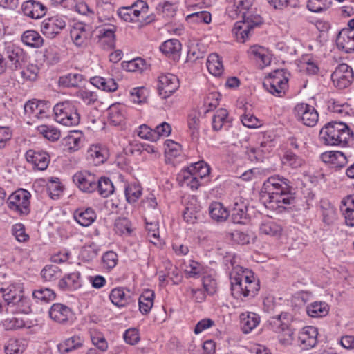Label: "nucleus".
Wrapping results in <instances>:
<instances>
[{"label":"nucleus","mask_w":354,"mask_h":354,"mask_svg":"<svg viewBox=\"0 0 354 354\" xmlns=\"http://www.w3.org/2000/svg\"><path fill=\"white\" fill-rule=\"evenodd\" d=\"M254 0H234L232 10L230 12H234L235 15L240 16L242 21L235 23L232 30L238 41L244 43L249 37L251 30L261 25L263 22L261 16L253 8Z\"/></svg>","instance_id":"f257e3e1"},{"label":"nucleus","mask_w":354,"mask_h":354,"mask_svg":"<svg viewBox=\"0 0 354 354\" xmlns=\"http://www.w3.org/2000/svg\"><path fill=\"white\" fill-rule=\"evenodd\" d=\"M262 191L268 196V204L273 209H286L295 203V193L290 182L283 176L269 177L263 185Z\"/></svg>","instance_id":"f03ea898"},{"label":"nucleus","mask_w":354,"mask_h":354,"mask_svg":"<svg viewBox=\"0 0 354 354\" xmlns=\"http://www.w3.org/2000/svg\"><path fill=\"white\" fill-rule=\"evenodd\" d=\"M231 292L236 299L254 297L259 291V281L254 273L242 267L234 268L230 274Z\"/></svg>","instance_id":"7ed1b4c3"},{"label":"nucleus","mask_w":354,"mask_h":354,"mask_svg":"<svg viewBox=\"0 0 354 354\" xmlns=\"http://www.w3.org/2000/svg\"><path fill=\"white\" fill-rule=\"evenodd\" d=\"M319 136L324 145L345 146L353 140V133L346 123L332 121L321 129Z\"/></svg>","instance_id":"20e7f679"},{"label":"nucleus","mask_w":354,"mask_h":354,"mask_svg":"<svg viewBox=\"0 0 354 354\" xmlns=\"http://www.w3.org/2000/svg\"><path fill=\"white\" fill-rule=\"evenodd\" d=\"M55 120L66 127L75 126L80 122V115L69 102L57 103L53 108Z\"/></svg>","instance_id":"39448f33"},{"label":"nucleus","mask_w":354,"mask_h":354,"mask_svg":"<svg viewBox=\"0 0 354 354\" xmlns=\"http://www.w3.org/2000/svg\"><path fill=\"white\" fill-rule=\"evenodd\" d=\"M263 87L274 96H283L288 88V78L283 70L271 73L263 82Z\"/></svg>","instance_id":"423d86ee"},{"label":"nucleus","mask_w":354,"mask_h":354,"mask_svg":"<svg viewBox=\"0 0 354 354\" xmlns=\"http://www.w3.org/2000/svg\"><path fill=\"white\" fill-rule=\"evenodd\" d=\"M30 194L23 189L13 192L8 199L10 209L19 215H28L30 213Z\"/></svg>","instance_id":"0eeeda50"},{"label":"nucleus","mask_w":354,"mask_h":354,"mask_svg":"<svg viewBox=\"0 0 354 354\" xmlns=\"http://www.w3.org/2000/svg\"><path fill=\"white\" fill-rule=\"evenodd\" d=\"M294 115L298 122L308 127H314L319 120V113L316 109L307 103L296 104Z\"/></svg>","instance_id":"6e6552de"},{"label":"nucleus","mask_w":354,"mask_h":354,"mask_svg":"<svg viewBox=\"0 0 354 354\" xmlns=\"http://www.w3.org/2000/svg\"><path fill=\"white\" fill-rule=\"evenodd\" d=\"M180 86L178 77L171 73L160 75L158 78L157 90L163 99L170 97Z\"/></svg>","instance_id":"1a4fd4ad"},{"label":"nucleus","mask_w":354,"mask_h":354,"mask_svg":"<svg viewBox=\"0 0 354 354\" xmlns=\"http://www.w3.org/2000/svg\"><path fill=\"white\" fill-rule=\"evenodd\" d=\"M331 79L336 87L343 89L351 84L354 80V73L348 64H340L332 73Z\"/></svg>","instance_id":"9d476101"},{"label":"nucleus","mask_w":354,"mask_h":354,"mask_svg":"<svg viewBox=\"0 0 354 354\" xmlns=\"http://www.w3.org/2000/svg\"><path fill=\"white\" fill-rule=\"evenodd\" d=\"M248 203L240 196L234 197L230 207L231 220L234 223L244 224L248 220Z\"/></svg>","instance_id":"9b49d317"},{"label":"nucleus","mask_w":354,"mask_h":354,"mask_svg":"<svg viewBox=\"0 0 354 354\" xmlns=\"http://www.w3.org/2000/svg\"><path fill=\"white\" fill-rule=\"evenodd\" d=\"M98 32L97 37L100 45L104 49H112L115 45L116 27L112 24H104L103 26H94Z\"/></svg>","instance_id":"f8f14e48"},{"label":"nucleus","mask_w":354,"mask_h":354,"mask_svg":"<svg viewBox=\"0 0 354 354\" xmlns=\"http://www.w3.org/2000/svg\"><path fill=\"white\" fill-rule=\"evenodd\" d=\"M66 26L62 17L54 16L44 19L41 24V31L47 37L53 39Z\"/></svg>","instance_id":"ddd939ff"},{"label":"nucleus","mask_w":354,"mask_h":354,"mask_svg":"<svg viewBox=\"0 0 354 354\" xmlns=\"http://www.w3.org/2000/svg\"><path fill=\"white\" fill-rule=\"evenodd\" d=\"M318 330L317 328L308 326L304 327L299 333V342L304 349H311L317 344Z\"/></svg>","instance_id":"4468645a"},{"label":"nucleus","mask_w":354,"mask_h":354,"mask_svg":"<svg viewBox=\"0 0 354 354\" xmlns=\"http://www.w3.org/2000/svg\"><path fill=\"white\" fill-rule=\"evenodd\" d=\"M26 160L33 165L35 169L45 170L50 162L49 155L43 151H35L30 149L26 153Z\"/></svg>","instance_id":"2eb2a0df"},{"label":"nucleus","mask_w":354,"mask_h":354,"mask_svg":"<svg viewBox=\"0 0 354 354\" xmlns=\"http://www.w3.org/2000/svg\"><path fill=\"white\" fill-rule=\"evenodd\" d=\"M132 296L133 293L129 289L118 287L111 291L109 298L114 305L123 307L133 301Z\"/></svg>","instance_id":"dca6fc26"},{"label":"nucleus","mask_w":354,"mask_h":354,"mask_svg":"<svg viewBox=\"0 0 354 354\" xmlns=\"http://www.w3.org/2000/svg\"><path fill=\"white\" fill-rule=\"evenodd\" d=\"M24 14L32 19H39L46 14V7L39 1L28 0L22 4Z\"/></svg>","instance_id":"f3484780"},{"label":"nucleus","mask_w":354,"mask_h":354,"mask_svg":"<svg viewBox=\"0 0 354 354\" xmlns=\"http://www.w3.org/2000/svg\"><path fill=\"white\" fill-rule=\"evenodd\" d=\"M71 315V308L60 303L53 304L49 310L50 317L58 323H65Z\"/></svg>","instance_id":"a211bd4d"},{"label":"nucleus","mask_w":354,"mask_h":354,"mask_svg":"<svg viewBox=\"0 0 354 354\" xmlns=\"http://www.w3.org/2000/svg\"><path fill=\"white\" fill-rule=\"evenodd\" d=\"M88 35L86 25L81 22L75 23L71 30V37L77 46H86Z\"/></svg>","instance_id":"6ab92c4d"},{"label":"nucleus","mask_w":354,"mask_h":354,"mask_svg":"<svg viewBox=\"0 0 354 354\" xmlns=\"http://www.w3.org/2000/svg\"><path fill=\"white\" fill-rule=\"evenodd\" d=\"M337 44L345 52H354V30H342L337 37Z\"/></svg>","instance_id":"aec40b11"},{"label":"nucleus","mask_w":354,"mask_h":354,"mask_svg":"<svg viewBox=\"0 0 354 354\" xmlns=\"http://www.w3.org/2000/svg\"><path fill=\"white\" fill-rule=\"evenodd\" d=\"M95 189L100 196L106 198L113 193L114 187L109 178L101 177L97 182H90V192Z\"/></svg>","instance_id":"412c9836"},{"label":"nucleus","mask_w":354,"mask_h":354,"mask_svg":"<svg viewBox=\"0 0 354 354\" xmlns=\"http://www.w3.org/2000/svg\"><path fill=\"white\" fill-rule=\"evenodd\" d=\"M8 59L11 62L10 67L12 69H17L21 66L25 59V53L23 49L14 44H9L6 47Z\"/></svg>","instance_id":"4be33fe9"},{"label":"nucleus","mask_w":354,"mask_h":354,"mask_svg":"<svg viewBox=\"0 0 354 354\" xmlns=\"http://www.w3.org/2000/svg\"><path fill=\"white\" fill-rule=\"evenodd\" d=\"M240 319L241 328L245 334L250 333L260 323V317L252 312L242 313Z\"/></svg>","instance_id":"5701e85b"},{"label":"nucleus","mask_w":354,"mask_h":354,"mask_svg":"<svg viewBox=\"0 0 354 354\" xmlns=\"http://www.w3.org/2000/svg\"><path fill=\"white\" fill-rule=\"evenodd\" d=\"M321 158L324 162L331 164L337 168H342L348 163L344 153L339 151L324 152L322 154Z\"/></svg>","instance_id":"b1692460"},{"label":"nucleus","mask_w":354,"mask_h":354,"mask_svg":"<svg viewBox=\"0 0 354 354\" xmlns=\"http://www.w3.org/2000/svg\"><path fill=\"white\" fill-rule=\"evenodd\" d=\"M0 292L8 305L20 301V298L23 296V290L20 285L11 284L6 288H1Z\"/></svg>","instance_id":"393cba45"},{"label":"nucleus","mask_w":354,"mask_h":354,"mask_svg":"<svg viewBox=\"0 0 354 354\" xmlns=\"http://www.w3.org/2000/svg\"><path fill=\"white\" fill-rule=\"evenodd\" d=\"M58 286L62 290H75L81 286L80 274L75 272L61 279Z\"/></svg>","instance_id":"a878e982"},{"label":"nucleus","mask_w":354,"mask_h":354,"mask_svg":"<svg viewBox=\"0 0 354 354\" xmlns=\"http://www.w3.org/2000/svg\"><path fill=\"white\" fill-rule=\"evenodd\" d=\"M177 178L181 186L189 187L192 189H197L200 186L199 178L191 171L190 168L182 170Z\"/></svg>","instance_id":"bb28decb"},{"label":"nucleus","mask_w":354,"mask_h":354,"mask_svg":"<svg viewBox=\"0 0 354 354\" xmlns=\"http://www.w3.org/2000/svg\"><path fill=\"white\" fill-rule=\"evenodd\" d=\"M109 151L104 145H92L90 146V159L93 164L97 166L104 163L109 158Z\"/></svg>","instance_id":"cd10ccee"},{"label":"nucleus","mask_w":354,"mask_h":354,"mask_svg":"<svg viewBox=\"0 0 354 354\" xmlns=\"http://www.w3.org/2000/svg\"><path fill=\"white\" fill-rule=\"evenodd\" d=\"M329 312V306L324 301H315L306 306L308 315L314 318L326 316Z\"/></svg>","instance_id":"c85d7f7f"},{"label":"nucleus","mask_w":354,"mask_h":354,"mask_svg":"<svg viewBox=\"0 0 354 354\" xmlns=\"http://www.w3.org/2000/svg\"><path fill=\"white\" fill-rule=\"evenodd\" d=\"M125 106L120 103L113 104L108 109L111 123L115 126L121 124L124 120Z\"/></svg>","instance_id":"c756f323"},{"label":"nucleus","mask_w":354,"mask_h":354,"mask_svg":"<svg viewBox=\"0 0 354 354\" xmlns=\"http://www.w3.org/2000/svg\"><path fill=\"white\" fill-rule=\"evenodd\" d=\"M209 214L213 220L218 222L225 221L230 216L229 211L220 202H213L209 205Z\"/></svg>","instance_id":"7c9ffc66"},{"label":"nucleus","mask_w":354,"mask_h":354,"mask_svg":"<svg viewBox=\"0 0 354 354\" xmlns=\"http://www.w3.org/2000/svg\"><path fill=\"white\" fill-rule=\"evenodd\" d=\"M261 234L279 238L281 235L283 228L277 223L267 220L262 222L259 227Z\"/></svg>","instance_id":"2f4dec72"},{"label":"nucleus","mask_w":354,"mask_h":354,"mask_svg":"<svg viewBox=\"0 0 354 354\" xmlns=\"http://www.w3.org/2000/svg\"><path fill=\"white\" fill-rule=\"evenodd\" d=\"M154 292L151 290H145L139 297V309L142 314H148L153 305Z\"/></svg>","instance_id":"473e14b6"},{"label":"nucleus","mask_w":354,"mask_h":354,"mask_svg":"<svg viewBox=\"0 0 354 354\" xmlns=\"http://www.w3.org/2000/svg\"><path fill=\"white\" fill-rule=\"evenodd\" d=\"M320 208L323 221L328 225L333 224L337 217V212L334 206L327 201H322Z\"/></svg>","instance_id":"72a5a7b5"},{"label":"nucleus","mask_w":354,"mask_h":354,"mask_svg":"<svg viewBox=\"0 0 354 354\" xmlns=\"http://www.w3.org/2000/svg\"><path fill=\"white\" fill-rule=\"evenodd\" d=\"M207 68L209 72L214 76H219L223 71L221 59L216 53L210 54L207 59Z\"/></svg>","instance_id":"f704fd0d"},{"label":"nucleus","mask_w":354,"mask_h":354,"mask_svg":"<svg viewBox=\"0 0 354 354\" xmlns=\"http://www.w3.org/2000/svg\"><path fill=\"white\" fill-rule=\"evenodd\" d=\"M21 40L26 46L33 48L41 47L44 42L43 38L35 30L25 31L22 35Z\"/></svg>","instance_id":"c9c22d12"},{"label":"nucleus","mask_w":354,"mask_h":354,"mask_svg":"<svg viewBox=\"0 0 354 354\" xmlns=\"http://www.w3.org/2000/svg\"><path fill=\"white\" fill-rule=\"evenodd\" d=\"M42 106H44L42 103L30 100L24 105V112L30 118H42L44 114Z\"/></svg>","instance_id":"e433bc0d"},{"label":"nucleus","mask_w":354,"mask_h":354,"mask_svg":"<svg viewBox=\"0 0 354 354\" xmlns=\"http://www.w3.org/2000/svg\"><path fill=\"white\" fill-rule=\"evenodd\" d=\"M82 344V342L80 337L73 336L59 344L57 348L60 353L65 354L80 347Z\"/></svg>","instance_id":"4c0bfd02"},{"label":"nucleus","mask_w":354,"mask_h":354,"mask_svg":"<svg viewBox=\"0 0 354 354\" xmlns=\"http://www.w3.org/2000/svg\"><path fill=\"white\" fill-rule=\"evenodd\" d=\"M142 189L141 186L136 183L127 184L125 186L124 194L128 203H133L136 202L142 194Z\"/></svg>","instance_id":"58836bf2"},{"label":"nucleus","mask_w":354,"mask_h":354,"mask_svg":"<svg viewBox=\"0 0 354 354\" xmlns=\"http://www.w3.org/2000/svg\"><path fill=\"white\" fill-rule=\"evenodd\" d=\"M114 230L120 235H130L133 232L131 223L126 217H119L115 221Z\"/></svg>","instance_id":"ea45409f"},{"label":"nucleus","mask_w":354,"mask_h":354,"mask_svg":"<svg viewBox=\"0 0 354 354\" xmlns=\"http://www.w3.org/2000/svg\"><path fill=\"white\" fill-rule=\"evenodd\" d=\"M90 121L93 124V127H90L91 130L99 131L105 128L106 123L102 118V112L95 106L90 107Z\"/></svg>","instance_id":"a19ab883"},{"label":"nucleus","mask_w":354,"mask_h":354,"mask_svg":"<svg viewBox=\"0 0 354 354\" xmlns=\"http://www.w3.org/2000/svg\"><path fill=\"white\" fill-rule=\"evenodd\" d=\"M203 272V266L200 263L194 260H190L185 269V274L187 278H198Z\"/></svg>","instance_id":"79ce46f5"},{"label":"nucleus","mask_w":354,"mask_h":354,"mask_svg":"<svg viewBox=\"0 0 354 354\" xmlns=\"http://www.w3.org/2000/svg\"><path fill=\"white\" fill-rule=\"evenodd\" d=\"M82 81V75L78 73H69L60 77L59 80V85L66 87L79 86Z\"/></svg>","instance_id":"37998d69"},{"label":"nucleus","mask_w":354,"mask_h":354,"mask_svg":"<svg viewBox=\"0 0 354 354\" xmlns=\"http://www.w3.org/2000/svg\"><path fill=\"white\" fill-rule=\"evenodd\" d=\"M160 50L165 55L176 54L181 50V43L178 39H171L163 42Z\"/></svg>","instance_id":"c03bdc74"},{"label":"nucleus","mask_w":354,"mask_h":354,"mask_svg":"<svg viewBox=\"0 0 354 354\" xmlns=\"http://www.w3.org/2000/svg\"><path fill=\"white\" fill-rule=\"evenodd\" d=\"M248 53L250 55L253 56L257 61L261 62L263 65H268L270 62L266 49L260 46H252L248 50Z\"/></svg>","instance_id":"a18cd8bd"},{"label":"nucleus","mask_w":354,"mask_h":354,"mask_svg":"<svg viewBox=\"0 0 354 354\" xmlns=\"http://www.w3.org/2000/svg\"><path fill=\"white\" fill-rule=\"evenodd\" d=\"M228 112L225 109H218L212 118V129L214 131H219L222 129L227 120Z\"/></svg>","instance_id":"49530a36"},{"label":"nucleus","mask_w":354,"mask_h":354,"mask_svg":"<svg viewBox=\"0 0 354 354\" xmlns=\"http://www.w3.org/2000/svg\"><path fill=\"white\" fill-rule=\"evenodd\" d=\"M287 314H281L277 317H272L270 320L271 329L275 333H280L289 325L288 320L286 319Z\"/></svg>","instance_id":"de8ad7c7"},{"label":"nucleus","mask_w":354,"mask_h":354,"mask_svg":"<svg viewBox=\"0 0 354 354\" xmlns=\"http://www.w3.org/2000/svg\"><path fill=\"white\" fill-rule=\"evenodd\" d=\"M119 17L125 21L137 22L140 21L133 5L121 7L118 10Z\"/></svg>","instance_id":"09e8293b"},{"label":"nucleus","mask_w":354,"mask_h":354,"mask_svg":"<svg viewBox=\"0 0 354 354\" xmlns=\"http://www.w3.org/2000/svg\"><path fill=\"white\" fill-rule=\"evenodd\" d=\"M282 163L292 169H297L303 166L304 160L292 152L287 151L282 158Z\"/></svg>","instance_id":"8fccbe9b"},{"label":"nucleus","mask_w":354,"mask_h":354,"mask_svg":"<svg viewBox=\"0 0 354 354\" xmlns=\"http://www.w3.org/2000/svg\"><path fill=\"white\" fill-rule=\"evenodd\" d=\"M32 296L37 301L49 302L55 298V292L49 288H39L32 292Z\"/></svg>","instance_id":"3c124183"},{"label":"nucleus","mask_w":354,"mask_h":354,"mask_svg":"<svg viewBox=\"0 0 354 354\" xmlns=\"http://www.w3.org/2000/svg\"><path fill=\"white\" fill-rule=\"evenodd\" d=\"M88 171H81L77 172L73 178V182L77 187L83 192H86L88 189Z\"/></svg>","instance_id":"603ef678"},{"label":"nucleus","mask_w":354,"mask_h":354,"mask_svg":"<svg viewBox=\"0 0 354 354\" xmlns=\"http://www.w3.org/2000/svg\"><path fill=\"white\" fill-rule=\"evenodd\" d=\"M37 130L46 139L55 141L60 137V132L56 128L52 126L41 125L38 127Z\"/></svg>","instance_id":"864d4df0"},{"label":"nucleus","mask_w":354,"mask_h":354,"mask_svg":"<svg viewBox=\"0 0 354 354\" xmlns=\"http://www.w3.org/2000/svg\"><path fill=\"white\" fill-rule=\"evenodd\" d=\"M332 3L333 0H308L307 7L312 12H319L328 9Z\"/></svg>","instance_id":"5fc2aeb1"},{"label":"nucleus","mask_w":354,"mask_h":354,"mask_svg":"<svg viewBox=\"0 0 354 354\" xmlns=\"http://www.w3.org/2000/svg\"><path fill=\"white\" fill-rule=\"evenodd\" d=\"M102 262L104 268L111 270L118 264V254L113 251H107L102 255Z\"/></svg>","instance_id":"6e6d98bb"},{"label":"nucleus","mask_w":354,"mask_h":354,"mask_svg":"<svg viewBox=\"0 0 354 354\" xmlns=\"http://www.w3.org/2000/svg\"><path fill=\"white\" fill-rule=\"evenodd\" d=\"M199 207L192 204L187 206L183 214L184 220L188 223H194L198 217Z\"/></svg>","instance_id":"4d7b16f0"},{"label":"nucleus","mask_w":354,"mask_h":354,"mask_svg":"<svg viewBox=\"0 0 354 354\" xmlns=\"http://www.w3.org/2000/svg\"><path fill=\"white\" fill-rule=\"evenodd\" d=\"M186 19L196 23L209 24L212 21V16L207 11H199L188 15Z\"/></svg>","instance_id":"13d9d810"},{"label":"nucleus","mask_w":354,"mask_h":354,"mask_svg":"<svg viewBox=\"0 0 354 354\" xmlns=\"http://www.w3.org/2000/svg\"><path fill=\"white\" fill-rule=\"evenodd\" d=\"M6 354H22L25 346L21 341L11 339L5 347Z\"/></svg>","instance_id":"bf43d9fd"},{"label":"nucleus","mask_w":354,"mask_h":354,"mask_svg":"<svg viewBox=\"0 0 354 354\" xmlns=\"http://www.w3.org/2000/svg\"><path fill=\"white\" fill-rule=\"evenodd\" d=\"M60 270L55 266H47L41 272L42 278L46 281L55 280L60 276Z\"/></svg>","instance_id":"052dcab7"},{"label":"nucleus","mask_w":354,"mask_h":354,"mask_svg":"<svg viewBox=\"0 0 354 354\" xmlns=\"http://www.w3.org/2000/svg\"><path fill=\"white\" fill-rule=\"evenodd\" d=\"M189 168L195 174V175L202 179L209 174L210 169L209 166L203 161L198 162L190 166Z\"/></svg>","instance_id":"680f3d73"},{"label":"nucleus","mask_w":354,"mask_h":354,"mask_svg":"<svg viewBox=\"0 0 354 354\" xmlns=\"http://www.w3.org/2000/svg\"><path fill=\"white\" fill-rule=\"evenodd\" d=\"M132 5L140 21L143 22L148 13L149 7L147 3L142 0H137L134 1Z\"/></svg>","instance_id":"e2e57ef3"},{"label":"nucleus","mask_w":354,"mask_h":354,"mask_svg":"<svg viewBox=\"0 0 354 354\" xmlns=\"http://www.w3.org/2000/svg\"><path fill=\"white\" fill-rule=\"evenodd\" d=\"M221 96V94L217 92H212L207 95L204 101L205 106L207 107V110L205 111V113L216 109L218 106Z\"/></svg>","instance_id":"0e129e2a"},{"label":"nucleus","mask_w":354,"mask_h":354,"mask_svg":"<svg viewBox=\"0 0 354 354\" xmlns=\"http://www.w3.org/2000/svg\"><path fill=\"white\" fill-rule=\"evenodd\" d=\"M241 122L244 126L251 129L260 127L263 124L261 120L250 113L241 116Z\"/></svg>","instance_id":"69168bd1"},{"label":"nucleus","mask_w":354,"mask_h":354,"mask_svg":"<svg viewBox=\"0 0 354 354\" xmlns=\"http://www.w3.org/2000/svg\"><path fill=\"white\" fill-rule=\"evenodd\" d=\"M131 100L133 103L140 104L145 102L147 89L145 87L133 88L130 93Z\"/></svg>","instance_id":"338daca9"},{"label":"nucleus","mask_w":354,"mask_h":354,"mask_svg":"<svg viewBox=\"0 0 354 354\" xmlns=\"http://www.w3.org/2000/svg\"><path fill=\"white\" fill-rule=\"evenodd\" d=\"M203 286L207 295H213L217 291V282L210 275L203 277Z\"/></svg>","instance_id":"774afa93"}]
</instances>
